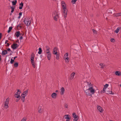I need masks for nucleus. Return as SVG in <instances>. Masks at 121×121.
Listing matches in <instances>:
<instances>
[{
    "label": "nucleus",
    "mask_w": 121,
    "mask_h": 121,
    "mask_svg": "<svg viewBox=\"0 0 121 121\" xmlns=\"http://www.w3.org/2000/svg\"><path fill=\"white\" fill-rule=\"evenodd\" d=\"M70 119V117L68 118V119H66V121H69V120Z\"/></svg>",
    "instance_id": "49530a36"
},
{
    "label": "nucleus",
    "mask_w": 121,
    "mask_h": 121,
    "mask_svg": "<svg viewBox=\"0 0 121 121\" xmlns=\"http://www.w3.org/2000/svg\"><path fill=\"white\" fill-rule=\"evenodd\" d=\"M9 100V98L8 97L7 98L6 100L4 102V107L6 109H7L8 107V104Z\"/></svg>",
    "instance_id": "39448f33"
},
{
    "label": "nucleus",
    "mask_w": 121,
    "mask_h": 121,
    "mask_svg": "<svg viewBox=\"0 0 121 121\" xmlns=\"http://www.w3.org/2000/svg\"><path fill=\"white\" fill-rule=\"evenodd\" d=\"M106 90V88H104L102 90L100 91L101 93H104L105 91Z\"/></svg>",
    "instance_id": "393cba45"
},
{
    "label": "nucleus",
    "mask_w": 121,
    "mask_h": 121,
    "mask_svg": "<svg viewBox=\"0 0 121 121\" xmlns=\"http://www.w3.org/2000/svg\"><path fill=\"white\" fill-rule=\"evenodd\" d=\"M24 22L26 25L28 26L30 24L31 21L30 18L28 17H26L24 19Z\"/></svg>",
    "instance_id": "7ed1b4c3"
},
{
    "label": "nucleus",
    "mask_w": 121,
    "mask_h": 121,
    "mask_svg": "<svg viewBox=\"0 0 121 121\" xmlns=\"http://www.w3.org/2000/svg\"><path fill=\"white\" fill-rule=\"evenodd\" d=\"M52 16L54 19L57 21L59 17V14L57 11H54L52 13Z\"/></svg>",
    "instance_id": "f03ea898"
},
{
    "label": "nucleus",
    "mask_w": 121,
    "mask_h": 121,
    "mask_svg": "<svg viewBox=\"0 0 121 121\" xmlns=\"http://www.w3.org/2000/svg\"><path fill=\"white\" fill-rule=\"evenodd\" d=\"M115 74L116 75L121 76V72L120 71H117L115 72Z\"/></svg>",
    "instance_id": "f3484780"
},
{
    "label": "nucleus",
    "mask_w": 121,
    "mask_h": 121,
    "mask_svg": "<svg viewBox=\"0 0 121 121\" xmlns=\"http://www.w3.org/2000/svg\"><path fill=\"white\" fill-rule=\"evenodd\" d=\"M18 63L16 62V63H15L14 65V66L15 67H17L18 66Z\"/></svg>",
    "instance_id": "58836bf2"
},
{
    "label": "nucleus",
    "mask_w": 121,
    "mask_h": 121,
    "mask_svg": "<svg viewBox=\"0 0 121 121\" xmlns=\"http://www.w3.org/2000/svg\"><path fill=\"white\" fill-rule=\"evenodd\" d=\"M77 1V0H72L71 2L73 4H75Z\"/></svg>",
    "instance_id": "e433bc0d"
},
{
    "label": "nucleus",
    "mask_w": 121,
    "mask_h": 121,
    "mask_svg": "<svg viewBox=\"0 0 121 121\" xmlns=\"http://www.w3.org/2000/svg\"><path fill=\"white\" fill-rule=\"evenodd\" d=\"M15 35L17 37H19L20 35V33L19 31H17L16 33H15Z\"/></svg>",
    "instance_id": "5701e85b"
},
{
    "label": "nucleus",
    "mask_w": 121,
    "mask_h": 121,
    "mask_svg": "<svg viewBox=\"0 0 121 121\" xmlns=\"http://www.w3.org/2000/svg\"><path fill=\"white\" fill-rule=\"evenodd\" d=\"M97 108L98 110L100 112H102L103 111V109L99 105L97 106Z\"/></svg>",
    "instance_id": "9b49d317"
},
{
    "label": "nucleus",
    "mask_w": 121,
    "mask_h": 121,
    "mask_svg": "<svg viewBox=\"0 0 121 121\" xmlns=\"http://www.w3.org/2000/svg\"><path fill=\"white\" fill-rule=\"evenodd\" d=\"M60 94L61 95H64L65 91L64 88L63 87H62L60 89Z\"/></svg>",
    "instance_id": "f8f14e48"
},
{
    "label": "nucleus",
    "mask_w": 121,
    "mask_h": 121,
    "mask_svg": "<svg viewBox=\"0 0 121 121\" xmlns=\"http://www.w3.org/2000/svg\"><path fill=\"white\" fill-rule=\"evenodd\" d=\"M18 99H16V102H18Z\"/></svg>",
    "instance_id": "bf43d9fd"
},
{
    "label": "nucleus",
    "mask_w": 121,
    "mask_h": 121,
    "mask_svg": "<svg viewBox=\"0 0 121 121\" xmlns=\"http://www.w3.org/2000/svg\"><path fill=\"white\" fill-rule=\"evenodd\" d=\"M62 10L63 15L64 16V18L66 19L67 17V15L68 10L67 8H64L63 9H62Z\"/></svg>",
    "instance_id": "423d86ee"
},
{
    "label": "nucleus",
    "mask_w": 121,
    "mask_h": 121,
    "mask_svg": "<svg viewBox=\"0 0 121 121\" xmlns=\"http://www.w3.org/2000/svg\"><path fill=\"white\" fill-rule=\"evenodd\" d=\"M73 117L74 118L78 117V116H76L75 113H73L72 114Z\"/></svg>",
    "instance_id": "bb28decb"
},
{
    "label": "nucleus",
    "mask_w": 121,
    "mask_h": 121,
    "mask_svg": "<svg viewBox=\"0 0 121 121\" xmlns=\"http://www.w3.org/2000/svg\"><path fill=\"white\" fill-rule=\"evenodd\" d=\"M108 84H105L104 86V87L105 88H107L108 86Z\"/></svg>",
    "instance_id": "37998d69"
},
{
    "label": "nucleus",
    "mask_w": 121,
    "mask_h": 121,
    "mask_svg": "<svg viewBox=\"0 0 121 121\" xmlns=\"http://www.w3.org/2000/svg\"><path fill=\"white\" fill-rule=\"evenodd\" d=\"M111 41L112 42H115V40L114 39L112 38V39H111Z\"/></svg>",
    "instance_id": "c03bdc74"
},
{
    "label": "nucleus",
    "mask_w": 121,
    "mask_h": 121,
    "mask_svg": "<svg viewBox=\"0 0 121 121\" xmlns=\"http://www.w3.org/2000/svg\"><path fill=\"white\" fill-rule=\"evenodd\" d=\"M20 6L19 9H22V7L23 6V4L22 2H21L20 4Z\"/></svg>",
    "instance_id": "412c9836"
},
{
    "label": "nucleus",
    "mask_w": 121,
    "mask_h": 121,
    "mask_svg": "<svg viewBox=\"0 0 121 121\" xmlns=\"http://www.w3.org/2000/svg\"><path fill=\"white\" fill-rule=\"evenodd\" d=\"M104 65H103V66H101V68H104Z\"/></svg>",
    "instance_id": "3c124183"
},
{
    "label": "nucleus",
    "mask_w": 121,
    "mask_h": 121,
    "mask_svg": "<svg viewBox=\"0 0 121 121\" xmlns=\"http://www.w3.org/2000/svg\"><path fill=\"white\" fill-rule=\"evenodd\" d=\"M120 86L121 87V84Z\"/></svg>",
    "instance_id": "e2e57ef3"
},
{
    "label": "nucleus",
    "mask_w": 121,
    "mask_h": 121,
    "mask_svg": "<svg viewBox=\"0 0 121 121\" xmlns=\"http://www.w3.org/2000/svg\"><path fill=\"white\" fill-rule=\"evenodd\" d=\"M56 56V58L57 60H58L59 59V56L58 54L57 53L56 54H54Z\"/></svg>",
    "instance_id": "473e14b6"
},
{
    "label": "nucleus",
    "mask_w": 121,
    "mask_h": 121,
    "mask_svg": "<svg viewBox=\"0 0 121 121\" xmlns=\"http://www.w3.org/2000/svg\"><path fill=\"white\" fill-rule=\"evenodd\" d=\"M17 0H15V1H13L12 2V5L13 6L15 5L17 3Z\"/></svg>",
    "instance_id": "cd10ccee"
},
{
    "label": "nucleus",
    "mask_w": 121,
    "mask_h": 121,
    "mask_svg": "<svg viewBox=\"0 0 121 121\" xmlns=\"http://www.w3.org/2000/svg\"><path fill=\"white\" fill-rule=\"evenodd\" d=\"M78 119V117H77L75 118H74L73 121H77Z\"/></svg>",
    "instance_id": "79ce46f5"
},
{
    "label": "nucleus",
    "mask_w": 121,
    "mask_h": 121,
    "mask_svg": "<svg viewBox=\"0 0 121 121\" xmlns=\"http://www.w3.org/2000/svg\"><path fill=\"white\" fill-rule=\"evenodd\" d=\"M121 15V13H117L116 14V16H119Z\"/></svg>",
    "instance_id": "4c0bfd02"
},
{
    "label": "nucleus",
    "mask_w": 121,
    "mask_h": 121,
    "mask_svg": "<svg viewBox=\"0 0 121 121\" xmlns=\"http://www.w3.org/2000/svg\"><path fill=\"white\" fill-rule=\"evenodd\" d=\"M98 93H99V91H98Z\"/></svg>",
    "instance_id": "0e129e2a"
},
{
    "label": "nucleus",
    "mask_w": 121,
    "mask_h": 121,
    "mask_svg": "<svg viewBox=\"0 0 121 121\" xmlns=\"http://www.w3.org/2000/svg\"><path fill=\"white\" fill-rule=\"evenodd\" d=\"M26 117L23 118L21 120V121H26Z\"/></svg>",
    "instance_id": "ea45409f"
},
{
    "label": "nucleus",
    "mask_w": 121,
    "mask_h": 121,
    "mask_svg": "<svg viewBox=\"0 0 121 121\" xmlns=\"http://www.w3.org/2000/svg\"><path fill=\"white\" fill-rule=\"evenodd\" d=\"M43 109L42 108H39L38 110V112L40 113H41L43 112Z\"/></svg>",
    "instance_id": "2f4dec72"
},
{
    "label": "nucleus",
    "mask_w": 121,
    "mask_h": 121,
    "mask_svg": "<svg viewBox=\"0 0 121 121\" xmlns=\"http://www.w3.org/2000/svg\"><path fill=\"white\" fill-rule=\"evenodd\" d=\"M8 42V40H6L5 41V44H6L7 43V42Z\"/></svg>",
    "instance_id": "09e8293b"
},
{
    "label": "nucleus",
    "mask_w": 121,
    "mask_h": 121,
    "mask_svg": "<svg viewBox=\"0 0 121 121\" xmlns=\"http://www.w3.org/2000/svg\"><path fill=\"white\" fill-rule=\"evenodd\" d=\"M18 45L17 43H14L11 46V47L13 49H16L18 47Z\"/></svg>",
    "instance_id": "9d476101"
},
{
    "label": "nucleus",
    "mask_w": 121,
    "mask_h": 121,
    "mask_svg": "<svg viewBox=\"0 0 121 121\" xmlns=\"http://www.w3.org/2000/svg\"><path fill=\"white\" fill-rule=\"evenodd\" d=\"M1 33H0V39H1Z\"/></svg>",
    "instance_id": "603ef678"
},
{
    "label": "nucleus",
    "mask_w": 121,
    "mask_h": 121,
    "mask_svg": "<svg viewBox=\"0 0 121 121\" xmlns=\"http://www.w3.org/2000/svg\"><path fill=\"white\" fill-rule=\"evenodd\" d=\"M21 93V92L19 90H17V91L15 95V97L17 98H18L20 97V94Z\"/></svg>",
    "instance_id": "6e6552de"
},
{
    "label": "nucleus",
    "mask_w": 121,
    "mask_h": 121,
    "mask_svg": "<svg viewBox=\"0 0 121 121\" xmlns=\"http://www.w3.org/2000/svg\"><path fill=\"white\" fill-rule=\"evenodd\" d=\"M22 38H23L22 37V36H21L20 37L19 39H22Z\"/></svg>",
    "instance_id": "864d4df0"
},
{
    "label": "nucleus",
    "mask_w": 121,
    "mask_h": 121,
    "mask_svg": "<svg viewBox=\"0 0 121 121\" xmlns=\"http://www.w3.org/2000/svg\"><path fill=\"white\" fill-rule=\"evenodd\" d=\"M87 83L88 86L89 87L88 89H90L93 88V86L90 83L88 82Z\"/></svg>",
    "instance_id": "a211bd4d"
},
{
    "label": "nucleus",
    "mask_w": 121,
    "mask_h": 121,
    "mask_svg": "<svg viewBox=\"0 0 121 121\" xmlns=\"http://www.w3.org/2000/svg\"><path fill=\"white\" fill-rule=\"evenodd\" d=\"M69 56V53H66L64 55L63 58H65L68 57Z\"/></svg>",
    "instance_id": "b1692460"
},
{
    "label": "nucleus",
    "mask_w": 121,
    "mask_h": 121,
    "mask_svg": "<svg viewBox=\"0 0 121 121\" xmlns=\"http://www.w3.org/2000/svg\"><path fill=\"white\" fill-rule=\"evenodd\" d=\"M75 74V72H73L70 75V80H72L74 78V77Z\"/></svg>",
    "instance_id": "ddd939ff"
},
{
    "label": "nucleus",
    "mask_w": 121,
    "mask_h": 121,
    "mask_svg": "<svg viewBox=\"0 0 121 121\" xmlns=\"http://www.w3.org/2000/svg\"><path fill=\"white\" fill-rule=\"evenodd\" d=\"M7 53V51L6 50L2 51V55H5Z\"/></svg>",
    "instance_id": "4be33fe9"
},
{
    "label": "nucleus",
    "mask_w": 121,
    "mask_h": 121,
    "mask_svg": "<svg viewBox=\"0 0 121 121\" xmlns=\"http://www.w3.org/2000/svg\"><path fill=\"white\" fill-rule=\"evenodd\" d=\"M17 56H15V57H14V59H13V60H14L16 58H17Z\"/></svg>",
    "instance_id": "13d9d810"
},
{
    "label": "nucleus",
    "mask_w": 121,
    "mask_h": 121,
    "mask_svg": "<svg viewBox=\"0 0 121 121\" xmlns=\"http://www.w3.org/2000/svg\"><path fill=\"white\" fill-rule=\"evenodd\" d=\"M46 56L47 57L48 60H50L51 58V53L50 52H45Z\"/></svg>",
    "instance_id": "0eeeda50"
},
{
    "label": "nucleus",
    "mask_w": 121,
    "mask_h": 121,
    "mask_svg": "<svg viewBox=\"0 0 121 121\" xmlns=\"http://www.w3.org/2000/svg\"><path fill=\"white\" fill-rule=\"evenodd\" d=\"M104 64H103L102 63H101L100 64V65L101 66H103V65Z\"/></svg>",
    "instance_id": "6e6d98bb"
},
{
    "label": "nucleus",
    "mask_w": 121,
    "mask_h": 121,
    "mask_svg": "<svg viewBox=\"0 0 121 121\" xmlns=\"http://www.w3.org/2000/svg\"><path fill=\"white\" fill-rule=\"evenodd\" d=\"M12 27H9V29L8 31V33L10 32L11 30L12 29Z\"/></svg>",
    "instance_id": "72a5a7b5"
},
{
    "label": "nucleus",
    "mask_w": 121,
    "mask_h": 121,
    "mask_svg": "<svg viewBox=\"0 0 121 121\" xmlns=\"http://www.w3.org/2000/svg\"><path fill=\"white\" fill-rule=\"evenodd\" d=\"M64 117L65 119H67L70 117V116L68 115H66L64 116Z\"/></svg>",
    "instance_id": "c756f323"
},
{
    "label": "nucleus",
    "mask_w": 121,
    "mask_h": 121,
    "mask_svg": "<svg viewBox=\"0 0 121 121\" xmlns=\"http://www.w3.org/2000/svg\"><path fill=\"white\" fill-rule=\"evenodd\" d=\"M39 51L38 52V53L39 54H40L42 52V50L41 48H39Z\"/></svg>",
    "instance_id": "c85d7f7f"
},
{
    "label": "nucleus",
    "mask_w": 121,
    "mask_h": 121,
    "mask_svg": "<svg viewBox=\"0 0 121 121\" xmlns=\"http://www.w3.org/2000/svg\"><path fill=\"white\" fill-rule=\"evenodd\" d=\"M58 92V90H56V92Z\"/></svg>",
    "instance_id": "680f3d73"
},
{
    "label": "nucleus",
    "mask_w": 121,
    "mask_h": 121,
    "mask_svg": "<svg viewBox=\"0 0 121 121\" xmlns=\"http://www.w3.org/2000/svg\"><path fill=\"white\" fill-rule=\"evenodd\" d=\"M14 61V60H13L11 58V61L10 63L11 64H12L13 62Z\"/></svg>",
    "instance_id": "a19ab883"
},
{
    "label": "nucleus",
    "mask_w": 121,
    "mask_h": 121,
    "mask_svg": "<svg viewBox=\"0 0 121 121\" xmlns=\"http://www.w3.org/2000/svg\"><path fill=\"white\" fill-rule=\"evenodd\" d=\"M11 9L12 10L11 11V13H13L14 11V10L15 8V7L14 6L12 7H11Z\"/></svg>",
    "instance_id": "7c9ffc66"
},
{
    "label": "nucleus",
    "mask_w": 121,
    "mask_h": 121,
    "mask_svg": "<svg viewBox=\"0 0 121 121\" xmlns=\"http://www.w3.org/2000/svg\"><path fill=\"white\" fill-rule=\"evenodd\" d=\"M7 50L9 52H10L11 51V50L10 48H8Z\"/></svg>",
    "instance_id": "8fccbe9b"
},
{
    "label": "nucleus",
    "mask_w": 121,
    "mask_h": 121,
    "mask_svg": "<svg viewBox=\"0 0 121 121\" xmlns=\"http://www.w3.org/2000/svg\"><path fill=\"white\" fill-rule=\"evenodd\" d=\"M34 58L33 56H31V57L30 58L31 62L34 61Z\"/></svg>",
    "instance_id": "f704fd0d"
},
{
    "label": "nucleus",
    "mask_w": 121,
    "mask_h": 121,
    "mask_svg": "<svg viewBox=\"0 0 121 121\" xmlns=\"http://www.w3.org/2000/svg\"><path fill=\"white\" fill-rule=\"evenodd\" d=\"M57 95L55 93H53L51 95L53 99H56L57 97Z\"/></svg>",
    "instance_id": "4468645a"
},
{
    "label": "nucleus",
    "mask_w": 121,
    "mask_h": 121,
    "mask_svg": "<svg viewBox=\"0 0 121 121\" xmlns=\"http://www.w3.org/2000/svg\"><path fill=\"white\" fill-rule=\"evenodd\" d=\"M18 41H19V40H17L16 41V42H18Z\"/></svg>",
    "instance_id": "052dcab7"
},
{
    "label": "nucleus",
    "mask_w": 121,
    "mask_h": 121,
    "mask_svg": "<svg viewBox=\"0 0 121 121\" xmlns=\"http://www.w3.org/2000/svg\"><path fill=\"white\" fill-rule=\"evenodd\" d=\"M92 31L93 32L95 33H96V31L94 29H92Z\"/></svg>",
    "instance_id": "a18cd8bd"
},
{
    "label": "nucleus",
    "mask_w": 121,
    "mask_h": 121,
    "mask_svg": "<svg viewBox=\"0 0 121 121\" xmlns=\"http://www.w3.org/2000/svg\"><path fill=\"white\" fill-rule=\"evenodd\" d=\"M60 3L62 7V9H63L67 8L66 4L64 1H61Z\"/></svg>",
    "instance_id": "1a4fd4ad"
},
{
    "label": "nucleus",
    "mask_w": 121,
    "mask_h": 121,
    "mask_svg": "<svg viewBox=\"0 0 121 121\" xmlns=\"http://www.w3.org/2000/svg\"><path fill=\"white\" fill-rule=\"evenodd\" d=\"M9 44L8 43H7V46H9Z\"/></svg>",
    "instance_id": "5fc2aeb1"
},
{
    "label": "nucleus",
    "mask_w": 121,
    "mask_h": 121,
    "mask_svg": "<svg viewBox=\"0 0 121 121\" xmlns=\"http://www.w3.org/2000/svg\"><path fill=\"white\" fill-rule=\"evenodd\" d=\"M21 16H18V19H19V18H20V17H21Z\"/></svg>",
    "instance_id": "4d7b16f0"
},
{
    "label": "nucleus",
    "mask_w": 121,
    "mask_h": 121,
    "mask_svg": "<svg viewBox=\"0 0 121 121\" xmlns=\"http://www.w3.org/2000/svg\"><path fill=\"white\" fill-rule=\"evenodd\" d=\"M28 91L27 90L24 92L21 96V99L22 101L23 102H24L25 97L27 95Z\"/></svg>",
    "instance_id": "20e7f679"
},
{
    "label": "nucleus",
    "mask_w": 121,
    "mask_h": 121,
    "mask_svg": "<svg viewBox=\"0 0 121 121\" xmlns=\"http://www.w3.org/2000/svg\"><path fill=\"white\" fill-rule=\"evenodd\" d=\"M106 93L107 94H110L112 95H113L114 94V93H113L112 92L111 89V90L110 91H109L108 90H107Z\"/></svg>",
    "instance_id": "aec40b11"
},
{
    "label": "nucleus",
    "mask_w": 121,
    "mask_h": 121,
    "mask_svg": "<svg viewBox=\"0 0 121 121\" xmlns=\"http://www.w3.org/2000/svg\"><path fill=\"white\" fill-rule=\"evenodd\" d=\"M64 60H65V61L66 62H68L69 61V57L65 58L64 59Z\"/></svg>",
    "instance_id": "a878e982"
},
{
    "label": "nucleus",
    "mask_w": 121,
    "mask_h": 121,
    "mask_svg": "<svg viewBox=\"0 0 121 121\" xmlns=\"http://www.w3.org/2000/svg\"><path fill=\"white\" fill-rule=\"evenodd\" d=\"M95 91L93 88H91V89H87L85 91V92L86 95L87 96H91L92 94H94Z\"/></svg>",
    "instance_id": "f257e3e1"
},
{
    "label": "nucleus",
    "mask_w": 121,
    "mask_h": 121,
    "mask_svg": "<svg viewBox=\"0 0 121 121\" xmlns=\"http://www.w3.org/2000/svg\"><path fill=\"white\" fill-rule=\"evenodd\" d=\"M57 48L55 47L53 49V53L54 54H56L57 53Z\"/></svg>",
    "instance_id": "2eb2a0df"
},
{
    "label": "nucleus",
    "mask_w": 121,
    "mask_h": 121,
    "mask_svg": "<svg viewBox=\"0 0 121 121\" xmlns=\"http://www.w3.org/2000/svg\"><path fill=\"white\" fill-rule=\"evenodd\" d=\"M46 50H45V52H50L49 51L50 49V48L48 46H46Z\"/></svg>",
    "instance_id": "6ab92c4d"
},
{
    "label": "nucleus",
    "mask_w": 121,
    "mask_h": 121,
    "mask_svg": "<svg viewBox=\"0 0 121 121\" xmlns=\"http://www.w3.org/2000/svg\"><path fill=\"white\" fill-rule=\"evenodd\" d=\"M22 15V12H20L19 13V15L20 16H21Z\"/></svg>",
    "instance_id": "de8ad7c7"
},
{
    "label": "nucleus",
    "mask_w": 121,
    "mask_h": 121,
    "mask_svg": "<svg viewBox=\"0 0 121 121\" xmlns=\"http://www.w3.org/2000/svg\"><path fill=\"white\" fill-rule=\"evenodd\" d=\"M121 30V27H117L116 30L114 32L116 34L118 33L119 31Z\"/></svg>",
    "instance_id": "dca6fc26"
},
{
    "label": "nucleus",
    "mask_w": 121,
    "mask_h": 121,
    "mask_svg": "<svg viewBox=\"0 0 121 121\" xmlns=\"http://www.w3.org/2000/svg\"><path fill=\"white\" fill-rule=\"evenodd\" d=\"M31 62V64L33 66L34 68H35V63H34V61H32Z\"/></svg>",
    "instance_id": "c9c22d12"
}]
</instances>
